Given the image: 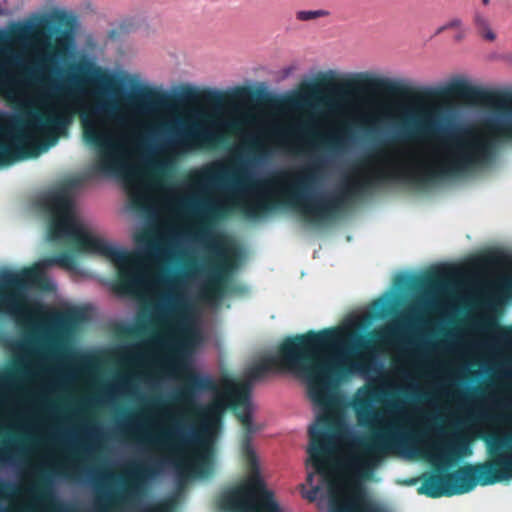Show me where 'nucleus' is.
Returning a JSON list of instances; mask_svg holds the SVG:
<instances>
[{
	"label": "nucleus",
	"instance_id": "39448f33",
	"mask_svg": "<svg viewBox=\"0 0 512 512\" xmlns=\"http://www.w3.org/2000/svg\"><path fill=\"white\" fill-rule=\"evenodd\" d=\"M35 264L20 270L4 268L0 271V310L17 322L35 331Z\"/></svg>",
	"mask_w": 512,
	"mask_h": 512
},
{
	"label": "nucleus",
	"instance_id": "6ab92c4d",
	"mask_svg": "<svg viewBox=\"0 0 512 512\" xmlns=\"http://www.w3.org/2000/svg\"><path fill=\"white\" fill-rule=\"evenodd\" d=\"M59 370H60V367L44 369L43 364L42 363H38L34 367L33 374L36 377L43 378V377H47V376H49L51 374H57V373H59Z\"/></svg>",
	"mask_w": 512,
	"mask_h": 512
},
{
	"label": "nucleus",
	"instance_id": "b1692460",
	"mask_svg": "<svg viewBox=\"0 0 512 512\" xmlns=\"http://www.w3.org/2000/svg\"><path fill=\"white\" fill-rule=\"evenodd\" d=\"M25 431L30 434H37L41 431L39 423H30L25 426Z\"/></svg>",
	"mask_w": 512,
	"mask_h": 512
},
{
	"label": "nucleus",
	"instance_id": "aec40b11",
	"mask_svg": "<svg viewBox=\"0 0 512 512\" xmlns=\"http://www.w3.org/2000/svg\"><path fill=\"white\" fill-rule=\"evenodd\" d=\"M297 69H298V65L295 63L283 67L279 71V79L285 80V79L291 77Z\"/></svg>",
	"mask_w": 512,
	"mask_h": 512
},
{
	"label": "nucleus",
	"instance_id": "4468645a",
	"mask_svg": "<svg viewBox=\"0 0 512 512\" xmlns=\"http://www.w3.org/2000/svg\"><path fill=\"white\" fill-rule=\"evenodd\" d=\"M382 388L385 390H393L398 392H418L420 389V384L416 378L409 381V383L405 386H400L396 381L390 380V381H384L382 383Z\"/></svg>",
	"mask_w": 512,
	"mask_h": 512
},
{
	"label": "nucleus",
	"instance_id": "f257e3e1",
	"mask_svg": "<svg viewBox=\"0 0 512 512\" xmlns=\"http://www.w3.org/2000/svg\"><path fill=\"white\" fill-rule=\"evenodd\" d=\"M365 321V314H354L339 327L289 338L277 353L259 359L245 372L249 383L268 373L287 371L307 384L316 422L309 428L307 461V481L312 489L304 497L311 501L320 498L322 487L313 484L314 476L319 475L328 486L327 498L319 503L325 512H389L373 499L364 483L392 448L404 459L421 456L441 470L470 453L469 440L459 432L440 429L432 439L405 429L403 422L410 423L411 414L400 400H387L386 411L376 412L374 391L369 388L358 389L350 406L361 425L378 429L373 441L365 442L350 418L340 411L344 399L339 386L348 376L360 374L375 382L382 374V362L367 368L351 358L349 344L356 342L353 333Z\"/></svg>",
	"mask_w": 512,
	"mask_h": 512
},
{
	"label": "nucleus",
	"instance_id": "20e7f679",
	"mask_svg": "<svg viewBox=\"0 0 512 512\" xmlns=\"http://www.w3.org/2000/svg\"><path fill=\"white\" fill-rule=\"evenodd\" d=\"M319 185L318 175L311 172L295 177L280 173L272 179H238L226 188L223 196L195 201L194 207L203 219L235 209L255 217L272 203L285 201L307 217L323 218L327 204L317 192Z\"/></svg>",
	"mask_w": 512,
	"mask_h": 512
},
{
	"label": "nucleus",
	"instance_id": "c756f323",
	"mask_svg": "<svg viewBox=\"0 0 512 512\" xmlns=\"http://www.w3.org/2000/svg\"><path fill=\"white\" fill-rule=\"evenodd\" d=\"M153 427L155 429H162L163 428V422L162 420H156L152 423Z\"/></svg>",
	"mask_w": 512,
	"mask_h": 512
},
{
	"label": "nucleus",
	"instance_id": "f03ea898",
	"mask_svg": "<svg viewBox=\"0 0 512 512\" xmlns=\"http://www.w3.org/2000/svg\"><path fill=\"white\" fill-rule=\"evenodd\" d=\"M323 109L308 121L315 134L328 128L335 139L336 126L368 129L384 139L417 138V144H397L379 150L351 183L359 190L377 181L393 180L427 187L440 178L455 176L488 165L501 141L487 126L456 125L457 110L445 108L420 95L403 99L380 97L333 85L318 98Z\"/></svg>",
	"mask_w": 512,
	"mask_h": 512
},
{
	"label": "nucleus",
	"instance_id": "a878e982",
	"mask_svg": "<svg viewBox=\"0 0 512 512\" xmlns=\"http://www.w3.org/2000/svg\"><path fill=\"white\" fill-rule=\"evenodd\" d=\"M313 76L323 77V78H334L336 76V71L335 70L321 71L317 74H313Z\"/></svg>",
	"mask_w": 512,
	"mask_h": 512
},
{
	"label": "nucleus",
	"instance_id": "412c9836",
	"mask_svg": "<svg viewBox=\"0 0 512 512\" xmlns=\"http://www.w3.org/2000/svg\"><path fill=\"white\" fill-rule=\"evenodd\" d=\"M491 339L495 343L509 345L511 343V338L507 333L497 332L494 333L491 337Z\"/></svg>",
	"mask_w": 512,
	"mask_h": 512
},
{
	"label": "nucleus",
	"instance_id": "9d476101",
	"mask_svg": "<svg viewBox=\"0 0 512 512\" xmlns=\"http://www.w3.org/2000/svg\"><path fill=\"white\" fill-rule=\"evenodd\" d=\"M465 418L459 422L464 430L471 436H482L485 432L484 421L489 418V412L485 409L475 410L472 403L465 404Z\"/></svg>",
	"mask_w": 512,
	"mask_h": 512
},
{
	"label": "nucleus",
	"instance_id": "7c9ffc66",
	"mask_svg": "<svg viewBox=\"0 0 512 512\" xmlns=\"http://www.w3.org/2000/svg\"><path fill=\"white\" fill-rule=\"evenodd\" d=\"M457 346H458V343H457V342H452V343L450 344V346H449V350L454 351V350H456Z\"/></svg>",
	"mask_w": 512,
	"mask_h": 512
},
{
	"label": "nucleus",
	"instance_id": "473e14b6",
	"mask_svg": "<svg viewBox=\"0 0 512 512\" xmlns=\"http://www.w3.org/2000/svg\"><path fill=\"white\" fill-rule=\"evenodd\" d=\"M483 3L486 5L489 3V0H483Z\"/></svg>",
	"mask_w": 512,
	"mask_h": 512
},
{
	"label": "nucleus",
	"instance_id": "393cba45",
	"mask_svg": "<svg viewBox=\"0 0 512 512\" xmlns=\"http://www.w3.org/2000/svg\"><path fill=\"white\" fill-rule=\"evenodd\" d=\"M396 369H397L398 372H400L402 374L403 378L406 379V380L411 381V380H413L415 378L413 376L412 372L409 369H407L406 367L399 366Z\"/></svg>",
	"mask_w": 512,
	"mask_h": 512
},
{
	"label": "nucleus",
	"instance_id": "423d86ee",
	"mask_svg": "<svg viewBox=\"0 0 512 512\" xmlns=\"http://www.w3.org/2000/svg\"><path fill=\"white\" fill-rule=\"evenodd\" d=\"M17 419L35 415V404L26 387L8 375L0 376V433L7 427L5 413Z\"/></svg>",
	"mask_w": 512,
	"mask_h": 512
},
{
	"label": "nucleus",
	"instance_id": "6e6552de",
	"mask_svg": "<svg viewBox=\"0 0 512 512\" xmlns=\"http://www.w3.org/2000/svg\"><path fill=\"white\" fill-rule=\"evenodd\" d=\"M42 205L45 212H80L75 196L70 190L48 193Z\"/></svg>",
	"mask_w": 512,
	"mask_h": 512
},
{
	"label": "nucleus",
	"instance_id": "dca6fc26",
	"mask_svg": "<svg viewBox=\"0 0 512 512\" xmlns=\"http://www.w3.org/2000/svg\"><path fill=\"white\" fill-rule=\"evenodd\" d=\"M437 274L443 279L460 280L464 276V271L458 267H448L445 265L438 266L436 269Z\"/></svg>",
	"mask_w": 512,
	"mask_h": 512
},
{
	"label": "nucleus",
	"instance_id": "2eb2a0df",
	"mask_svg": "<svg viewBox=\"0 0 512 512\" xmlns=\"http://www.w3.org/2000/svg\"><path fill=\"white\" fill-rule=\"evenodd\" d=\"M474 22L476 26L482 31L483 37L489 41H494L496 38L495 33L492 31L488 20L480 12H475Z\"/></svg>",
	"mask_w": 512,
	"mask_h": 512
},
{
	"label": "nucleus",
	"instance_id": "cd10ccee",
	"mask_svg": "<svg viewBox=\"0 0 512 512\" xmlns=\"http://www.w3.org/2000/svg\"><path fill=\"white\" fill-rule=\"evenodd\" d=\"M102 431V427L100 426H94V427H90L89 430H88V434L90 436H93V437H96L98 436Z\"/></svg>",
	"mask_w": 512,
	"mask_h": 512
},
{
	"label": "nucleus",
	"instance_id": "bb28decb",
	"mask_svg": "<svg viewBox=\"0 0 512 512\" xmlns=\"http://www.w3.org/2000/svg\"><path fill=\"white\" fill-rule=\"evenodd\" d=\"M142 512H169L167 507H147Z\"/></svg>",
	"mask_w": 512,
	"mask_h": 512
},
{
	"label": "nucleus",
	"instance_id": "2f4dec72",
	"mask_svg": "<svg viewBox=\"0 0 512 512\" xmlns=\"http://www.w3.org/2000/svg\"><path fill=\"white\" fill-rule=\"evenodd\" d=\"M446 29H447V28H443V26H441V27H439V28L437 29V32H436V33H437V34H438V33H441L442 31H444V30H446Z\"/></svg>",
	"mask_w": 512,
	"mask_h": 512
},
{
	"label": "nucleus",
	"instance_id": "1a4fd4ad",
	"mask_svg": "<svg viewBox=\"0 0 512 512\" xmlns=\"http://www.w3.org/2000/svg\"><path fill=\"white\" fill-rule=\"evenodd\" d=\"M228 176L229 170L226 166L218 162L212 163L198 172L199 186L204 191L212 188H223Z\"/></svg>",
	"mask_w": 512,
	"mask_h": 512
},
{
	"label": "nucleus",
	"instance_id": "ddd939ff",
	"mask_svg": "<svg viewBox=\"0 0 512 512\" xmlns=\"http://www.w3.org/2000/svg\"><path fill=\"white\" fill-rule=\"evenodd\" d=\"M473 328L482 336H487L490 331L497 328V318L493 315H480L473 323Z\"/></svg>",
	"mask_w": 512,
	"mask_h": 512
},
{
	"label": "nucleus",
	"instance_id": "5701e85b",
	"mask_svg": "<svg viewBox=\"0 0 512 512\" xmlns=\"http://www.w3.org/2000/svg\"><path fill=\"white\" fill-rule=\"evenodd\" d=\"M461 27H462V21L459 18H453L443 25V28H448V29L461 28Z\"/></svg>",
	"mask_w": 512,
	"mask_h": 512
},
{
	"label": "nucleus",
	"instance_id": "f8f14e48",
	"mask_svg": "<svg viewBox=\"0 0 512 512\" xmlns=\"http://www.w3.org/2000/svg\"><path fill=\"white\" fill-rule=\"evenodd\" d=\"M286 102L293 109L297 110L303 109L305 107H310L312 109L316 108L314 104L309 103V93L302 90L290 92L286 97Z\"/></svg>",
	"mask_w": 512,
	"mask_h": 512
},
{
	"label": "nucleus",
	"instance_id": "9b49d317",
	"mask_svg": "<svg viewBox=\"0 0 512 512\" xmlns=\"http://www.w3.org/2000/svg\"><path fill=\"white\" fill-rule=\"evenodd\" d=\"M482 294L491 301H502L506 292H512V274L503 275L498 282L487 281L479 284Z\"/></svg>",
	"mask_w": 512,
	"mask_h": 512
},
{
	"label": "nucleus",
	"instance_id": "f3484780",
	"mask_svg": "<svg viewBox=\"0 0 512 512\" xmlns=\"http://www.w3.org/2000/svg\"><path fill=\"white\" fill-rule=\"evenodd\" d=\"M134 379L133 374H127L123 376L116 384L112 387V392L115 395H128L132 392L131 382Z\"/></svg>",
	"mask_w": 512,
	"mask_h": 512
},
{
	"label": "nucleus",
	"instance_id": "4be33fe9",
	"mask_svg": "<svg viewBox=\"0 0 512 512\" xmlns=\"http://www.w3.org/2000/svg\"><path fill=\"white\" fill-rule=\"evenodd\" d=\"M151 168L163 169L169 165L168 160H146Z\"/></svg>",
	"mask_w": 512,
	"mask_h": 512
},
{
	"label": "nucleus",
	"instance_id": "a211bd4d",
	"mask_svg": "<svg viewBox=\"0 0 512 512\" xmlns=\"http://www.w3.org/2000/svg\"><path fill=\"white\" fill-rule=\"evenodd\" d=\"M327 14L328 12L325 10H301L296 13V18L300 21H309Z\"/></svg>",
	"mask_w": 512,
	"mask_h": 512
},
{
	"label": "nucleus",
	"instance_id": "c85d7f7f",
	"mask_svg": "<svg viewBox=\"0 0 512 512\" xmlns=\"http://www.w3.org/2000/svg\"><path fill=\"white\" fill-rule=\"evenodd\" d=\"M7 39V30L0 27V45Z\"/></svg>",
	"mask_w": 512,
	"mask_h": 512
},
{
	"label": "nucleus",
	"instance_id": "7ed1b4c3",
	"mask_svg": "<svg viewBox=\"0 0 512 512\" xmlns=\"http://www.w3.org/2000/svg\"><path fill=\"white\" fill-rule=\"evenodd\" d=\"M195 392L210 391L213 402L199 409V428L188 427L184 420L192 416L190 405L186 402L187 393L184 388L174 391V400L180 404L166 406L163 417L178 418L181 422L175 429L168 430L155 439V443L166 449L172 458L178 473L204 478L213 469V444L221 426L224 412L236 405V414L248 434L255 433L258 428L254 425L256 405L244 394L241 384L230 376L222 377L217 383L209 374H197L192 378Z\"/></svg>",
	"mask_w": 512,
	"mask_h": 512
},
{
	"label": "nucleus",
	"instance_id": "0eeeda50",
	"mask_svg": "<svg viewBox=\"0 0 512 512\" xmlns=\"http://www.w3.org/2000/svg\"><path fill=\"white\" fill-rule=\"evenodd\" d=\"M479 102L495 113L486 116V121L512 137V105L509 98L492 93H481Z\"/></svg>",
	"mask_w": 512,
	"mask_h": 512
}]
</instances>
